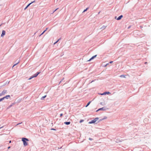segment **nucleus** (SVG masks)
<instances>
[{
    "label": "nucleus",
    "mask_w": 151,
    "mask_h": 151,
    "mask_svg": "<svg viewBox=\"0 0 151 151\" xmlns=\"http://www.w3.org/2000/svg\"><path fill=\"white\" fill-rule=\"evenodd\" d=\"M22 141L23 143V145L24 146H25L28 145V144L27 141H29V140L25 138H22Z\"/></svg>",
    "instance_id": "f257e3e1"
},
{
    "label": "nucleus",
    "mask_w": 151,
    "mask_h": 151,
    "mask_svg": "<svg viewBox=\"0 0 151 151\" xmlns=\"http://www.w3.org/2000/svg\"><path fill=\"white\" fill-rule=\"evenodd\" d=\"M7 93V91L6 90H3L1 93H0V96L4 95Z\"/></svg>",
    "instance_id": "f03ea898"
},
{
    "label": "nucleus",
    "mask_w": 151,
    "mask_h": 151,
    "mask_svg": "<svg viewBox=\"0 0 151 151\" xmlns=\"http://www.w3.org/2000/svg\"><path fill=\"white\" fill-rule=\"evenodd\" d=\"M99 119L98 118H96L93 120H92L91 121V122H89V123H93L96 122V121H97Z\"/></svg>",
    "instance_id": "7ed1b4c3"
},
{
    "label": "nucleus",
    "mask_w": 151,
    "mask_h": 151,
    "mask_svg": "<svg viewBox=\"0 0 151 151\" xmlns=\"http://www.w3.org/2000/svg\"><path fill=\"white\" fill-rule=\"evenodd\" d=\"M96 56H97V55H95L93 56L89 60H88V61H90L91 60L95 58L96 57Z\"/></svg>",
    "instance_id": "20e7f679"
},
{
    "label": "nucleus",
    "mask_w": 151,
    "mask_h": 151,
    "mask_svg": "<svg viewBox=\"0 0 151 151\" xmlns=\"http://www.w3.org/2000/svg\"><path fill=\"white\" fill-rule=\"evenodd\" d=\"M5 31L4 30H3L2 32V33L1 34V36L3 37V36L5 34Z\"/></svg>",
    "instance_id": "39448f33"
},
{
    "label": "nucleus",
    "mask_w": 151,
    "mask_h": 151,
    "mask_svg": "<svg viewBox=\"0 0 151 151\" xmlns=\"http://www.w3.org/2000/svg\"><path fill=\"white\" fill-rule=\"evenodd\" d=\"M40 73V72H37V74H35L33 76H32V77L34 78L37 77Z\"/></svg>",
    "instance_id": "423d86ee"
},
{
    "label": "nucleus",
    "mask_w": 151,
    "mask_h": 151,
    "mask_svg": "<svg viewBox=\"0 0 151 151\" xmlns=\"http://www.w3.org/2000/svg\"><path fill=\"white\" fill-rule=\"evenodd\" d=\"M123 17V16L121 15L118 18L116 19L117 20H119L121 19V18Z\"/></svg>",
    "instance_id": "0eeeda50"
},
{
    "label": "nucleus",
    "mask_w": 151,
    "mask_h": 151,
    "mask_svg": "<svg viewBox=\"0 0 151 151\" xmlns=\"http://www.w3.org/2000/svg\"><path fill=\"white\" fill-rule=\"evenodd\" d=\"M10 97V95H7V96H5L3 97V98H4V99H8Z\"/></svg>",
    "instance_id": "6e6552de"
},
{
    "label": "nucleus",
    "mask_w": 151,
    "mask_h": 151,
    "mask_svg": "<svg viewBox=\"0 0 151 151\" xmlns=\"http://www.w3.org/2000/svg\"><path fill=\"white\" fill-rule=\"evenodd\" d=\"M34 2V1H33L30 3H29V4L24 9L25 10L32 3Z\"/></svg>",
    "instance_id": "1a4fd4ad"
},
{
    "label": "nucleus",
    "mask_w": 151,
    "mask_h": 151,
    "mask_svg": "<svg viewBox=\"0 0 151 151\" xmlns=\"http://www.w3.org/2000/svg\"><path fill=\"white\" fill-rule=\"evenodd\" d=\"M70 122H64V124L66 125H68L70 124Z\"/></svg>",
    "instance_id": "9d476101"
},
{
    "label": "nucleus",
    "mask_w": 151,
    "mask_h": 151,
    "mask_svg": "<svg viewBox=\"0 0 151 151\" xmlns=\"http://www.w3.org/2000/svg\"><path fill=\"white\" fill-rule=\"evenodd\" d=\"M105 110V109H104V108L103 107V108H101L99 109L97 111H99V110Z\"/></svg>",
    "instance_id": "9b49d317"
},
{
    "label": "nucleus",
    "mask_w": 151,
    "mask_h": 151,
    "mask_svg": "<svg viewBox=\"0 0 151 151\" xmlns=\"http://www.w3.org/2000/svg\"><path fill=\"white\" fill-rule=\"evenodd\" d=\"M91 101H89L88 103L87 104V105L86 106V107H87L89 105V104H90V103H91Z\"/></svg>",
    "instance_id": "f8f14e48"
},
{
    "label": "nucleus",
    "mask_w": 151,
    "mask_h": 151,
    "mask_svg": "<svg viewBox=\"0 0 151 151\" xmlns=\"http://www.w3.org/2000/svg\"><path fill=\"white\" fill-rule=\"evenodd\" d=\"M46 96H47V95H46L45 96H42V97L41 98V99L42 100H43V99H44V98H45V97H46Z\"/></svg>",
    "instance_id": "ddd939ff"
},
{
    "label": "nucleus",
    "mask_w": 151,
    "mask_h": 151,
    "mask_svg": "<svg viewBox=\"0 0 151 151\" xmlns=\"http://www.w3.org/2000/svg\"><path fill=\"white\" fill-rule=\"evenodd\" d=\"M88 9V8H86V9L84 10V11L83 12H86Z\"/></svg>",
    "instance_id": "4468645a"
},
{
    "label": "nucleus",
    "mask_w": 151,
    "mask_h": 151,
    "mask_svg": "<svg viewBox=\"0 0 151 151\" xmlns=\"http://www.w3.org/2000/svg\"><path fill=\"white\" fill-rule=\"evenodd\" d=\"M125 76L124 75H121L120 76V77H125Z\"/></svg>",
    "instance_id": "2eb2a0df"
},
{
    "label": "nucleus",
    "mask_w": 151,
    "mask_h": 151,
    "mask_svg": "<svg viewBox=\"0 0 151 151\" xmlns=\"http://www.w3.org/2000/svg\"><path fill=\"white\" fill-rule=\"evenodd\" d=\"M4 98H2L0 99V102L4 100Z\"/></svg>",
    "instance_id": "dca6fc26"
},
{
    "label": "nucleus",
    "mask_w": 151,
    "mask_h": 151,
    "mask_svg": "<svg viewBox=\"0 0 151 151\" xmlns=\"http://www.w3.org/2000/svg\"><path fill=\"white\" fill-rule=\"evenodd\" d=\"M106 93L104 92V93H103L101 94V95H106Z\"/></svg>",
    "instance_id": "f3484780"
},
{
    "label": "nucleus",
    "mask_w": 151,
    "mask_h": 151,
    "mask_svg": "<svg viewBox=\"0 0 151 151\" xmlns=\"http://www.w3.org/2000/svg\"><path fill=\"white\" fill-rule=\"evenodd\" d=\"M83 120H81L80 121V123H81L82 122H83Z\"/></svg>",
    "instance_id": "a211bd4d"
},
{
    "label": "nucleus",
    "mask_w": 151,
    "mask_h": 151,
    "mask_svg": "<svg viewBox=\"0 0 151 151\" xmlns=\"http://www.w3.org/2000/svg\"><path fill=\"white\" fill-rule=\"evenodd\" d=\"M59 40H57V41L56 42H55V43H54V44H55L56 43H57V42L59 41Z\"/></svg>",
    "instance_id": "6ab92c4d"
},
{
    "label": "nucleus",
    "mask_w": 151,
    "mask_h": 151,
    "mask_svg": "<svg viewBox=\"0 0 151 151\" xmlns=\"http://www.w3.org/2000/svg\"><path fill=\"white\" fill-rule=\"evenodd\" d=\"M59 40H57V41L56 42H55V43H54V44H55L56 43H57V42L59 41Z\"/></svg>",
    "instance_id": "aec40b11"
},
{
    "label": "nucleus",
    "mask_w": 151,
    "mask_h": 151,
    "mask_svg": "<svg viewBox=\"0 0 151 151\" xmlns=\"http://www.w3.org/2000/svg\"><path fill=\"white\" fill-rule=\"evenodd\" d=\"M59 40H57V41L56 42H55V43H54V44H55L56 43H57V42L59 41Z\"/></svg>",
    "instance_id": "412c9836"
},
{
    "label": "nucleus",
    "mask_w": 151,
    "mask_h": 151,
    "mask_svg": "<svg viewBox=\"0 0 151 151\" xmlns=\"http://www.w3.org/2000/svg\"><path fill=\"white\" fill-rule=\"evenodd\" d=\"M63 114H61L60 115V117H61L63 116Z\"/></svg>",
    "instance_id": "4be33fe9"
},
{
    "label": "nucleus",
    "mask_w": 151,
    "mask_h": 151,
    "mask_svg": "<svg viewBox=\"0 0 151 151\" xmlns=\"http://www.w3.org/2000/svg\"><path fill=\"white\" fill-rule=\"evenodd\" d=\"M106 94H109V93H110L109 92H106Z\"/></svg>",
    "instance_id": "5701e85b"
},
{
    "label": "nucleus",
    "mask_w": 151,
    "mask_h": 151,
    "mask_svg": "<svg viewBox=\"0 0 151 151\" xmlns=\"http://www.w3.org/2000/svg\"><path fill=\"white\" fill-rule=\"evenodd\" d=\"M18 63H19V62H18L17 63H16V64H14V65H13V67H14V66L16 65Z\"/></svg>",
    "instance_id": "b1692460"
},
{
    "label": "nucleus",
    "mask_w": 151,
    "mask_h": 151,
    "mask_svg": "<svg viewBox=\"0 0 151 151\" xmlns=\"http://www.w3.org/2000/svg\"><path fill=\"white\" fill-rule=\"evenodd\" d=\"M33 77H30V78H29V80H30V79H31Z\"/></svg>",
    "instance_id": "393cba45"
},
{
    "label": "nucleus",
    "mask_w": 151,
    "mask_h": 151,
    "mask_svg": "<svg viewBox=\"0 0 151 151\" xmlns=\"http://www.w3.org/2000/svg\"><path fill=\"white\" fill-rule=\"evenodd\" d=\"M58 8L57 9H56L53 12H55V11H56Z\"/></svg>",
    "instance_id": "a878e982"
},
{
    "label": "nucleus",
    "mask_w": 151,
    "mask_h": 151,
    "mask_svg": "<svg viewBox=\"0 0 151 151\" xmlns=\"http://www.w3.org/2000/svg\"><path fill=\"white\" fill-rule=\"evenodd\" d=\"M113 62V61H111L109 63H112Z\"/></svg>",
    "instance_id": "bb28decb"
},
{
    "label": "nucleus",
    "mask_w": 151,
    "mask_h": 151,
    "mask_svg": "<svg viewBox=\"0 0 151 151\" xmlns=\"http://www.w3.org/2000/svg\"><path fill=\"white\" fill-rule=\"evenodd\" d=\"M44 32H43L40 35V36H41V35H42Z\"/></svg>",
    "instance_id": "cd10ccee"
},
{
    "label": "nucleus",
    "mask_w": 151,
    "mask_h": 151,
    "mask_svg": "<svg viewBox=\"0 0 151 151\" xmlns=\"http://www.w3.org/2000/svg\"><path fill=\"white\" fill-rule=\"evenodd\" d=\"M52 129L53 130H55V129Z\"/></svg>",
    "instance_id": "c85d7f7f"
},
{
    "label": "nucleus",
    "mask_w": 151,
    "mask_h": 151,
    "mask_svg": "<svg viewBox=\"0 0 151 151\" xmlns=\"http://www.w3.org/2000/svg\"><path fill=\"white\" fill-rule=\"evenodd\" d=\"M46 30H45L44 31V32H45Z\"/></svg>",
    "instance_id": "c756f323"
},
{
    "label": "nucleus",
    "mask_w": 151,
    "mask_h": 151,
    "mask_svg": "<svg viewBox=\"0 0 151 151\" xmlns=\"http://www.w3.org/2000/svg\"><path fill=\"white\" fill-rule=\"evenodd\" d=\"M46 30H45L44 31V32H45Z\"/></svg>",
    "instance_id": "7c9ffc66"
},
{
    "label": "nucleus",
    "mask_w": 151,
    "mask_h": 151,
    "mask_svg": "<svg viewBox=\"0 0 151 151\" xmlns=\"http://www.w3.org/2000/svg\"><path fill=\"white\" fill-rule=\"evenodd\" d=\"M11 142V141H10L9 142L10 143Z\"/></svg>",
    "instance_id": "2f4dec72"
},
{
    "label": "nucleus",
    "mask_w": 151,
    "mask_h": 151,
    "mask_svg": "<svg viewBox=\"0 0 151 151\" xmlns=\"http://www.w3.org/2000/svg\"><path fill=\"white\" fill-rule=\"evenodd\" d=\"M47 29H48V28H46V29H45V30H47Z\"/></svg>",
    "instance_id": "473e14b6"
},
{
    "label": "nucleus",
    "mask_w": 151,
    "mask_h": 151,
    "mask_svg": "<svg viewBox=\"0 0 151 151\" xmlns=\"http://www.w3.org/2000/svg\"><path fill=\"white\" fill-rule=\"evenodd\" d=\"M10 148V147H8V149H9Z\"/></svg>",
    "instance_id": "72a5a7b5"
},
{
    "label": "nucleus",
    "mask_w": 151,
    "mask_h": 151,
    "mask_svg": "<svg viewBox=\"0 0 151 151\" xmlns=\"http://www.w3.org/2000/svg\"><path fill=\"white\" fill-rule=\"evenodd\" d=\"M108 64H107L106 65V66Z\"/></svg>",
    "instance_id": "f704fd0d"
},
{
    "label": "nucleus",
    "mask_w": 151,
    "mask_h": 151,
    "mask_svg": "<svg viewBox=\"0 0 151 151\" xmlns=\"http://www.w3.org/2000/svg\"><path fill=\"white\" fill-rule=\"evenodd\" d=\"M90 139V140H91V139L90 138V139Z\"/></svg>",
    "instance_id": "c9c22d12"
},
{
    "label": "nucleus",
    "mask_w": 151,
    "mask_h": 151,
    "mask_svg": "<svg viewBox=\"0 0 151 151\" xmlns=\"http://www.w3.org/2000/svg\"><path fill=\"white\" fill-rule=\"evenodd\" d=\"M1 128H0V129Z\"/></svg>",
    "instance_id": "e433bc0d"
}]
</instances>
